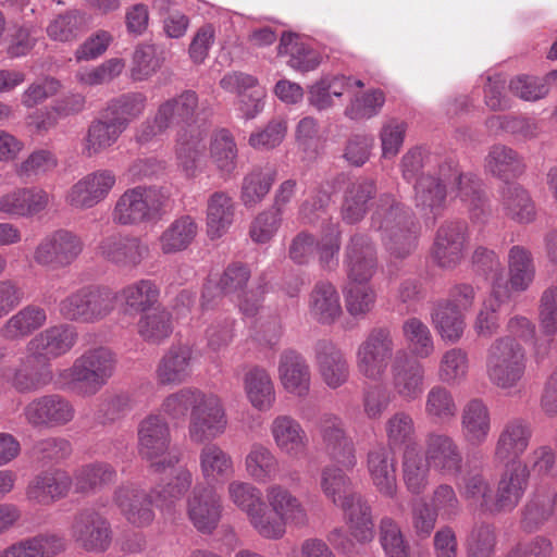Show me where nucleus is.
Wrapping results in <instances>:
<instances>
[{"mask_svg":"<svg viewBox=\"0 0 557 557\" xmlns=\"http://www.w3.org/2000/svg\"><path fill=\"white\" fill-rule=\"evenodd\" d=\"M372 227L382 233L384 245L392 258L403 260L416 249L413 214L392 196L383 195L379 199L372 215Z\"/></svg>","mask_w":557,"mask_h":557,"instance_id":"nucleus-1","label":"nucleus"},{"mask_svg":"<svg viewBox=\"0 0 557 557\" xmlns=\"http://www.w3.org/2000/svg\"><path fill=\"white\" fill-rule=\"evenodd\" d=\"M528 368L525 348L510 336L495 338L485 355V374L488 382L508 395L523 385Z\"/></svg>","mask_w":557,"mask_h":557,"instance_id":"nucleus-2","label":"nucleus"},{"mask_svg":"<svg viewBox=\"0 0 557 557\" xmlns=\"http://www.w3.org/2000/svg\"><path fill=\"white\" fill-rule=\"evenodd\" d=\"M171 193L163 186H135L123 191L114 202L111 219L115 225L140 226L156 223L166 213Z\"/></svg>","mask_w":557,"mask_h":557,"instance_id":"nucleus-3","label":"nucleus"},{"mask_svg":"<svg viewBox=\"0 0 557 557\" xmlns=\"http://www.w3.org/2000/svg\"><path fill=\"white\" fill-rule=\"evenodd\" d=\"M265 500L260 508L261 517L257 533L267 540H280L287 524L305 527L309 515L305 504L286 486L272 483L265 488Z\"/></svg>","mask_w":557,"mask_h":557,"instance_id":"nucleus-4","label":"nucleus"},{"mask_svg":"<svg viewBox=\"0 0 557 557\" xmlns=\"http://www.w3.org/2000/svg\"><path fill=\"white\" fill-rule=\"evenodd\" d=\"M116 364L117 358L111 348L95 346L78 356L61 375L69 379L78 395L91 397L109 383Z\"/></svg>","mask_w":557,"mask_h":557,"instance_id":"nucleus-5","label":"nucleus"},{"mask_svg":"<svg viewBox=\"0 0 557 557\" xmlns=\"http://www.w3.org/2000/svg\"><path fill=\"white\" fill-rule=\"evenodd\" d=\"M137 435L139 455L153 473H163L178 463L180 455L171 450L170 426L163 417L151 413L144 418Z\"/></svg>","mask_w":557,"mask_h":557,"instance_id":"nucleus-6","label":"nucleus"},{"mask_svg":"<svg viewBox=\"0 0 557 557\" xmlns=\"http://www.w3.org/2000/svg\"><path fill=\"white\" fill-rule=\"evenodd\" d=\"M395 339L386 326L373 327L359 344L356 367L359 374L371 382H382L396 354Z\"/></svg>","mask_w":557,"mask_h":557,"instance_id":"nucleus-7","label":"nucleus"},{"mask_svg":"<svg viewBox=\"0 0 557 557\" xmlns=\"http://www.w3.org/2000/svg\"><path fill=\"white\" fill-rule=\"evenodd\" d=\"M317 431L332 466L343 467L347 471L357 466L355 442L339 416L323 413L317 421Z\"/></svg>","mask_w":557,"mask_h":557,"instance_id":"nucleus-8","label":"nucleus"},{"mask_svg":"<svg viewBox=\"0 0 557 557\" xmlns=\"http://www.w3.org/2000/svg\"><path fill=\"white\" fill-rule=\"evenodd\" d=\"M70 535L81 549L101 554L110 548L113 533L110 521L102 513L85 508L73 516Z\"/></svg>","mask_w":557,"mask_h":557,"instance_id":"nucleus-9","label":"nucleus"},{"mask_svg":"<svg viewBox=\"0 0 557 557\" xmlns=\"http://www.w3.org/2000/svg\"><path fill=\"white\" fill-rule=\"evenodd\" d=\"M468 225L463 221H446L437 228L430 256L442 270H454L468 251Z\"/></svg>","mask_w":557,"mask_h":557,"instance_id":"nucleus-10","label":"nucleus"},{"mask_svg":"<svg viewBox=\"0 0 557 557\" xmlns=\"http://www.w3.org/2000/svg\"><path fill=\"white\" fill-rule=\"evenodd\" d=\"M84 249L83 239L69 230H57L45 236L34 251V261L50 270L71 265Z\"/></svg>","mask_w":557,"mask_h":557,"instance_id":"nucleus-11","label":"nucleus"},{"mask_svg":"<svg viewBox=\"0 0 557 557\" xmlns=\"http://www.w3.org/2000/svg\"><path fill=\"white\" fill-rule=\"evenodd\" d=\"M440 173L448 182V193L465 203L472 219L482 220L486 215V198L481 181L473 174L462 173L453 159L440 164Z\"/></svg>","mask_w":557,"mask_h":557,"instance_id":"nucleus-12","label":"nucleus"},{"mask_svg":"<svg viewBox=\"0 0 557 557\" xmlns=\"http://www.w3.org/2000/svg\"><path fill=\"white\" fill-rule=\"evenodd\" d=\"M227 426V419L221 399L206 394L194 407L188 423V437L195 444L211 442L221 436Z\"/></svg>","mask_w":557,"mask_h":557,"instance_id":"nucleus-13","label":"nucleus"},{"mask_svg":"<svg viewBox=\"0 0 557 557\" xmlns=\"http://www.w3.org/2000/svg\"><path fill=\"white\" fill-rule=\"evenodd\" d=\"M389 377L394 396L403 401L413 403L420 399L424 392L426 370L405 350H398L389 367Z\"/></svg>","mask_w":557,"mask_h":557,"instance_id":"nucleus-14","label":"nucleus"},{"mask_svg":"<svg viewBox=\"0 0 557 557\" xmlns=\"http://www.w3.org/2000/svg\"><path fill=\"white\" fill-rule=\"evenodd\" d=\"M78 339L76 329L61 323L37 333L26 344L25 350L38 362L50 364L51 361L69 354Z\"/></svg>","mask_w":557,"mask_h":557,"instance_id":"nucleus-15","label":"nucleus"},{"mask_svg":"<svg viewBox=\"0 0 557 557\" xmlns=\"http://www.w3.org/2000/svg\"><path fill=\"white\" fill-rule=\"evenodd\" d=\"M116 184L113 171L100 169L87 173L65 194V202L76 210H88L108 198Z\"/></svg>","mask_w":557,"mask_h":557,"instance_id":"nucleus-16","label":"nucleus"},{"mask_svg":"<svg viewBox=\"0 0 557 557\" xmlns=\"http://www.w3.org/2000/svg\"><path fill=\"white\" fill-rule=\"evenodd\" d=\"M153 495L147 492L139 483L125 481L119 484L112 494V502L121 515L131 524L144 528L154 519L152 508Z\"/></svg>","mask_w":557,"mask_h":557,"instance_id":"nucleus-17","label":"nucleus"},{"mask_svg":"<svg viewBox=\"0 0 557 557\" xmlns=\"http://www.w3.org/2000/svg\"><path fill=\"white\" fill-rule=\"evenodd\" d=\"M222 499L212 486L197 485L186 500V512L195 529L211 534L222 517Z\"/></svg>","mask_w":557,"mask_h":557,"instance_id":"nucleus-18","label":"nucleus"},{"mask_svg":"<svg viewBox=\"0 0 557 557\" xmlns=\"http://www.w3.org/2000/svg\"><path fill=\"white\" fill-rule=\"evenodd\" d=\"M276 449L289 459L298 460L309 453V436L301 423L287 413L277 414L269 426Z\"/></svg>","mask_w":557,"mask_h":557,"instance_id":"nucleus-19","label":"nucleus"},{"mask_svg":"<svg viewBox=\"0 0 557 557\" xmlns=\"http://www.w3.org/2000/svg\"><path fill=\"white\" fill-rule=\"evenodd\" d=\"M533 436V429L524 418L508 419L500 428L494 445V458L498 462L520 461L528 450Z\"/></svg>","mask_w":557,"mask_h":557,"instance_id":"nucleus-20","label":"nucleus"},{"mask_svg":"<svg viewBox=\"0 0 557 557\" xmlns=\"http://www.w3.org/2000/svg\"><path fill=\"white\" fill-rule=\"evenodd\" d=\"M424 456L442 475L457 476L462 471L463 456L457 441L442 432H431L425 438Z\"/></svg>","mask_w":557,"mask_h":557,"instance_id":"nucleus-21","label":"nucleus"},{"mask_svg":"<svg viewBox=\"0 0 557 557\" xmlns=\"http://www.w3.org/2000/svg\"><path fill=\"white\" fill-rule=\"evenodd\" d=\"M24 416L33 426H62L74 419L75 409L65 397L50 394L28 403L24 408Z\"/></svg>","mask_w":557,"mask_h":557,"instance_id":"nucleus-22","label":"nucleus"},{"mask_svg":"<svg viewBox=\"0 0 557 557\" xmlns=\"http://www.w3.org/2000/svg\"><path fill=\"white\" fill-rule=\"evenodd\" d=\"M530 480L528 465L513 461L506 465L494 494L495 512L511 511L522 499Z\"/></svg>","mask_w":557,"mask_h":557,"instance_id":"nucleus-23","label":"nucleus"},{"mask_svg":"<svg viewBox=\"0 0 557 557\" xmlns=\"http://www.w3.org/2000/svg\"><path fill=\"white\" fill-rule=\"evenodd\" d=\"M220 85L224 90L237 94V110L244 119H255L263 110L265 90L252 75L242 72L228 73L220 81Z\"/></svg>","mask_w":557,"mask_h":557,"instance_id":"nucleus-24","label":"nucleus"},{"mask_svg":"<svg viewBox=\"0 0 557 557\" xmlns=\"http://www.w3.org/2000/svg\"><path fill=\"white\" fill-rule=\"evenodd\" d=\"M314 360L323 383L336 389L348 382L350 367L344 351L329 339H320L314 346Z\"/></svg>","mask_w":557,"mask_h":557,"instance_id":"nucleus-25","label":"nucleus"},{"mask_svg":"<svg viewBox=\"0 0 557 557\" xmlns=\"http://www.w3.org/2000/svg\"><path fill=\"white\" fill-rule=\"evenodd\" d=\"M349 282L368 283L377 267L375 248L367 235L355 234L350 237L344 256Z\"/></svg>","mask_w":557,"mask_h":557,"instance_id":"nucleus-26","label":"nucleus"},{"mask_svg":"<svg viewBox=\"0 0 557 557\" xmlns=\"http://www.w3.org/2000/svg\"><path fill=\"white\" fill-rule=\"evenodd\" d=\"M492 431V416L481 398L468 400L460 412V433L463 441L474 447L485 444Z\"/></svg>","mask_w":557,"mask_h":557,"instance_id":"nucleus-27","label":"nucleus"},{"mask_svg":"<svg viewBox=\"0 0 557 557\" xmlns=\"http://www.w3.org/2000/svg\"><path fill=\"white\" fill-rule=\"evenodd\" d=\"M277 375L282 387L297 397H306L311 386V370L306 358L296 350H284L278 359Z\"/></svg>","mask_w":557,"mask_h":557,"instance_id":"nucleus-28","label":"nucleus"},{"mask_svg":"<svg viewBox=\"0 0 557 557\" xmlns=\"http://www.w3.org/2000/svg\"><path fill=\"white\" fill-rule=\"evenodd\" d=\"M509 299V292L504 277L499 274L492 282L488 296L483 300L473 322V330L479 337L491 338L500 329L499 311Z\"/></svg>","mask_w":557,"mask_h":557,"instance_id":"nucleus-29","label":"nucleus"},{"mask_svg":"<svg viewBox=\"0 0 557 557\" xmlns=\"http://www.w3.org/2000/svg\"><path fill=\"white\" fill-rule=\"evenodd\" d=\"M448 182H444L440 168L435 174H422L414 185V202L425 215L436 219L446 208Z\"/></svg>","mask_w":557,"mask_h":557,"instance_id":"nucleus-30","label":"nucleus"},{"mask_svg":"<svg viewBox=\"0 0 557 557\" xmlns=\"http://www.w3.org/2000/svg\"><path fill=\"white\" fill-rule=\"evenodd\" d=\"M99 250L107 260L121 267H136L149 252L148 246L138 237L121 234L102 239Z\"/></svg>","mask_w":557,"mask_h":557,"instance_id":"nucleus-31","label":"nucleus"},{"mask_svg":"<svg viewBox=\"0 0 557 557\" xmlns=\"http://www.w3.org/2000/svg\"><path fill=\"white\" fill-rule=\"evenodd\" d=\"M72 486V476L62 470L46 471L28 484L26 497L39 505H51L64 498Z\"/></svg>","mask_w":557,"mask_h":557,"instance_id":"nucleus-32","label":"nucleus"},{"mask_svg":"<svg viewBox=\"0 0 557 557\" xmlns=\"http://www.w3.org/2000/svg\"><path fill=\"white\" fill-rule=\"evenodd\" d=\"M367 468L376 491L388 498L397 494L396 461L392 451L383 446L368 453Z\"/></svg>","mask_w":557,"mask_h":557,"instance_id":"nucleus-33","label":"nucleus"},{"mask_svg":"<svg viewBox=\"0 0 557 557\" xmlns=\"http://www.w3.org/2000/svg\"><path fill=\"white\" fill-rule=\"evenodd\" d=\"M193 349L188 345H173L160 359L156 379L160 385H180L191 374Z\"/></svg>","mask_w":557,"mask_h":557,"instance_id":"nucleus-34","label":"nucleus"},{"mask_svg":"<svg viewBox=\"0 0 557 557\" xmlns=\"http://www.w3.org/2000/svg\"><path fill=\"white\" fill-rule=\"evenodd\" d=\"M45 308L29 304L17 310L0 326V337L7 342H21L46 325Z\"/></svg>","mask_w":557,"mask_h":557,"instance_id":"nucleus-35","label":"nucleus"},{"mask_svg":"<svg viewBox=\"0 0 557 557\" xmlns=\"http://www.w3.org/2000/svg\"><path fill=\"white\" fill-rule=\"evenodd\" d=\"M336 506L342 509L344 519L357 541L369 542L373 539L372 509L360 493L355 491L349 493Z\"/></svg>","mask_w":557,"mask_h":557,"instance_id":"nucleus-36","label":"nucleus"},{"mask_svg":"<svg viewBox=\"0 0 557 557\" xmlns=\"http://www.w3.org/2000/svg\"><path fill=\"white\" fill-rule=\"evenodd\" d=\"M308 310L311 318L322 325H332L338 321L343 309L335 286L325 281L317 282L309 294Z\"/></svg>","mask_w":557,"mask_h":557,"instance_id":"nucleus-37","label":"nucleus"},{"mask_svg":"<svg viewBox=\"0 0 557 557\" xmlns=\"http://www.w3.org/2000/svg\"><path fill=\"white\" fill-rule=\"evenodd\" d=\"M499 208L504 216L518 224H530L536 219L535 202L517 183H507L500 188Z\"/></svg>","mask_w":557,"mask_h":557,"instance_id":"nucleus-38","label":"nucleus"},{"mask_svg":"<svg viewBox=\"0 0 557 557\" xmlns=\"http://www.w3.org/2000/svg\"><path fill=\"white\" fill-rule=\"evenodd\" d=\"M124 132V123L115 122L102 111L100 117L88 126L82 141V153L91 158L108 150Z\"/></svg>","mask_w":557,"mask_h":557,"instance_id":"nucleus-39","label":"nucleus"},{"mask_svg":"<svg viewBox=\"0 0 557 557\" xmlns=\"http://www.w3.org/2000/svg\"><path fill=\"white\" fill-rule=\"evenodd\" d=\"M52 380L51 366L38 362L27 352L24 358L20 359L18 367L13 370L12 375L8 379L12 387L18 393L37 392L49 385Z\"/></svg>","mask_w":557,"mask_h":557,"instance_id":"nucleus-40","label":"nucleus"},{"mask_svg":"<svg viewBox=\"0 0 557 557\" xmlns=\"http://www.w3.org/2000/svg\"><path fill=\"white\" fill-rule=\"evenodd\" d=\"M548 521L557 522L552 486L548 483L537 485L529 496L522 510V525L528 531L540 529Z\"/></svg>","mask_w":557,"mask_h":557,"instance_id":"nucleus-41","label":"nucleus"},{"mask_svg":"<svg viewBox=\"0 0 557 557\" xmlns=\"http://www.w3.org/2000/svg\"><path fill=\"white\" fill-rule=\"evenodd\" d=\"M548 521L557 522L552 486L548 483L537 485L529 496L522 510V525L528 531L540 529Z\"/></svg>","mask_w":557,"mask_h":557,"instance_id":"nucleus-42","label":"nucleus"},{"mask_svg":"<svg viewBox=\"0 0 557 557\" xmlns=\"http://www.w3.org/2000/svg\"><path fill=\"white\" fill-rule=\"evenodd\" d=\"M507 289L522 293L530 288L535 280L536 267L532 252L524 246L513 245L507 256Z\"/></svg>","mask_w":557,"mask_h":557,"instance_id":"nucleus-43","label":"nucleus"},{"mask_svg":"<svg viewBox=\"0 0 557 557\" xmlns=\"http://www.w3.org/2000/svg\"><path fill=\"white\" fill-rule=\"evenodd\" d=\"M243 386L252 408L261 412L272 409L276 400V392L274 382L264 368L249 369L244 374Z\"/></svg>","mask_w":557,"mask_h":557,"instance_id":"nucleus-44","label":"nucleus"},{"mask_svg":"<svg viewBox=\"0 0 557 557\" xmlns=\"http://www.w3.org/2000/svg\"><path fill=\"white\" fill-rule=\"evenodd\" d=\"M116 294L125 313L143 315L159 301L160 288L153 281L143 278L124 286Z\"/></svg>","mask_w":557,"mask_h":557,"instance_id":"nucleus-45","label":"nucleus"},{"mask_svg":"<svg viewBox=\"0 0 557 557\" xmlns=\"http://www.w3.org/2000/svg\"><path fill=\"white\" fill-rule=\"evenodd\" d=\"M423 413L433 424L442 425L454 421L458 405L453 392L446 385L431 386L424 396Z\"/></svg>","mask_w":557,"mask_h":557,"instance_id":"nucleus-46","label":"nucleus"},{"mask_svg":"<svg viewBox=\"0 0 557 557\" xmlns=\"http://www.w3.org/2000/svg\"><path fill=\"white\" fill-rule=\"evenodd\" d=\"M236 205L226 191H214L207 201V233L211 239L222 237L234 222Z\"/></svg>","mask_w":557,"mask_h":557,"instance_id":"nucleus-47","label":"nucleus"},{"mask_svg":"<svg viewBox=\"0 0 557 557\" xmlns=\"http://www.w3.org/2000/svg\"><path fill=\"white\" fill-rule=\"evenodd\" d=\"M276 178L272 166H255L242 180L239 199L247 209L256 208L263 201Z\"/></svg>","mask_w":557,"mask_h":557,"instance_id":"nucleus-48","label":"nucleus"},{"mask_svg":"<svg viewBox=\"0 0 557 557\" xmlns=\"http://www.w3.org/2000/svg\"><path fill=\"white\" fill-rule=\"evenodd\" d=\"M376 187L373 181L361 178L348 185L344 194L341 215L344 222L355 224L361 221L368 203L374 197Z\"/></svg>","mask_w":557,"mask_h":557,"instance_id":"nucleus-49","label":"nucleus"},{"mask_svg":"<svg viewBox=\"0 0 557 557\" xmlns=\"http://www.w3.org/2000/svg\"><path fill=\"white\" fill-rule=\"evenodd\" d=\"M117 476L115 468L102 461L90 462L79 467L72 478L76 493L95 494L112 484Z\"/></svg>","mask_w":557,"mask_h":557,"instance_id":"nucleus-50","label":"nucleus"},{"mask_svg":"<svg viewBox=\"0 0 557 557\" xmlns=\"http://www.w3.org/2000/svg\"><path fill=\"white\" fill-rule=\"evenodd\" d=\"M65 549V542L54 534L22 540L0 550V557H54Z\"/></svg>","mask_w":557,"mask_h":557,"instance_id":"nucleus-51","label":"nucleus"},{"mask_svg":"<svg viewBox=\"0 0 557 557\" xmlns=\"http://www.w3.org/2000/svg\"><path fill=\"white\" fill-rule=\"evenodd\" d=\"M431 321L443 341L456 344L466 329L462 311L443 299L436 301L431 311Z\"/></svg>","mask_w":557,"mask_h":557,"instance_id":"nucleus-52","label":"nucleus"},{"mask_svg":"<svg viewBox=\"0 0 557 557\" xmlns=\"http://www.w3.org/2000/svg\"><path fill=\"white\" fill-rule=\"evenodd\" d=\"M206 149V143L199 135H177L175 157L186 177L194 178L202 171Z\"/></svg>","mask_w":557,"mask_h":557,"instance_id":"nucleus-53","label":"nucleus"},{"mask_svg":"<svg viewBox=\"0 0 557 557\" xmlns=\"http://www.w3.org/2000/svg\"><path fill=\"white\" fill-rule=\"evenodd\" d=\"M432 465L417 448L407 446L401 462L403 480L406 488L413 495L424 493L430 483Z\"/></svg>","mask_w":557,"mask_h":557,"instance_id":"nucleus-54","label":"nucleus"},{"mask_svg":"<svg viewBox=\"0 0 557 557\" xmlns=\"http://www.w3.org/2000/svg\"><path fill=\"white\" fill-rule=\"evenodd\" d=\"M230 500L243 512L252 529L257 532L263 507L261 491L252 483L234 480L227 485Z\"/></svg>","mask_w":557,"mask_h":557,"instance_id":"nucleus-55","label":"nucleus"},{"mask_svg":"<svg viewBox=\"0 0 557 557\" xmlns=\"http://www.w3.org/2000/svg\"><path fill=\"white\" fill-rule=\"evenodd\" d=\"M245 470L253 481L269 483L277 478L280 461L271 448L255 443L245 457Z\"/></svg>","mask_w":557,"mask_h":557,"instance_id":"nucleus-56","label":"nucleus"},{"mask_svg":"<svg viewBox=\"0 0 557 557\" xmlns=\"http://www.w3.org/2000/svg\"><path fill=\"white\" fill-rule=\"evenodd\" d=\"M199 466L208 483L225 480L234 473L231 455L218 444L207 443L199 453Z\"/></svg>","mask_w":557,"mask_h":557,"instance_id":"nucleus-57","label":"nucleus"},{"mask_svg":"<svg viewBox=\"0 0 557 557\" xmlns=\"http://www.w3.org/2000/svg\"><path fill=\"white\" fill-rule=\"evenodd\" d=\"M58 166L59 159L52 150L38 148L15 164L14 173L22 182L30 183L50 175Z\"/></svg>","mask_w":557,"mask_h":557,"instance_id":"nucleus-58","label":"nucleus"},{"mask_svg":"<svg viewBox=\"0 0 557 557\" xmlns=\"http://www.w3.org/2000/svg\"><path fill=\"white\" fill-rule=\"evenodd\" d=\"M147 101V96L143 92H125L110 99L103 112L115 122L124 123V129L126 131L133 121L144 114Z\"/></svg>","mask_w":557,"mask_h":557,"instance_id":"nucleus-59","label":"nucleus"},{"mask_svg":"<svg viewBox=\"0 0 557 557\" xmlns=\"http://www.w3.org/2000/svg\"><path fill=\"white\" fill-rule=\"evenodd\" d=\"M277 50L280 55H289L288 65L299 72L313 71L320 64L319 54L296 34L283 33Z\"/></svg>","mask_w":557,"mask_h":557,"instance_id":"nucleus-60","label":"nucleus"},{"mask_svg":"<svg viewBox=\"0 0 557 557\" xmlns=\"http://www.w3.org/2000/svg\"><path fill=\"white\" fill-rule=\"evenodd\" d=\"M198 226L189 215L174 220L160 235L159 245L163 253L185 250L195 239Z\"/></svg>","mask_w":557,"mask_h":557,"instance_id":"nucleus-61","label":"nucleus"},{"mask_svg":"<svg viewBox=\"0 0 557 557\" xmlns=\"http://www.w3.org/2000/svg\"><path fill=\"white\" fill-rule=\"evenodd\" d=\"M485 170L498 178L508 180L520 176L524 171V164L513 149L494 145L485 157Z\"/></svg>","mask_w":557,"mask_h":557,"instance_id":"nucleus-62","label":"nucleus"},{"mask_svg":"<svg viewBox=\"0 0 557 557\" xmlns=\"http://www.w3.org/2000/svg\"><path fill=\"white\" fill-rule=\"evenodd\" d=\"M470 371V358L466 349L451 347L445 350L437 366V377L446 385H459L465 382Z\"/></svg>","mask_w":557,"mask_h":557,"instance_id":"nucleus-63","label":"nucleus"},{"mask_svg":"<svg viewBox=\"0 0 557 557\" xmlns=\"http://www.w3.org/2000/svg\"><path fill=\"white\" fill-rule=\"evenodd\" d=\"M210 157L220 176L228 178L236 169L237 147L233 136L226 131L218 132L210 145Z\"/></svg>","mask_w":557,"mask_h":557,"instance_id":"nucleus-64","label":"nucleus"}]
</instances>
